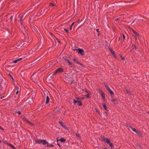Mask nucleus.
<instances>
[{"label": "nucleus", "instance_id": "obj_1", "mask_svg": "<svg viewBox=\"0 0 149 149\" xmlns=\"http://www.w3.org/2000/svg\"><path fill=\"white\" fill-rule=\"evenodd\" d=\"M104 141L110 146L111 148H114V145L110 142L109 139L107 138L104 139Z\"/></svg>", "mask_w": 149, "mask_h": 149}, {"label": "nucleus", "instance_id": "obj_2", "mask_svg": "<svg viewBox=\"0 0 149 149\" xmlns=\"http://www.w3.org/2000/svg\"><path fill=\"white\" fill-rule=\"evenodd\" d=\"M38 143H42L43 145L45 144H48V142L46 140H41L40 139L38 140Z\"/></svg>", "mask_w": 149, "mask_h": 149}, {"label": "nucleus", "instance_id": "obj_3", "mask_svg": "<svg viewBox=\"0 0 149 149\" xmlns=\"http://www.w3.org/2000/svg\"><path fill=\"white\" fill-rule=\"evenodd\" d=\"M105 87L107 90L109 92V93L112 96H113L114 95L113 92L109 88V87L107 85H105Z\"/></svg>", "mask_w": 149, "mask_h": 149}, {"label": "nucleus", "instance_id": "obj_4", "mask_svg": "<svg viewBox=\"0 0 149 149\" xmlns=\"http://www.w3.org/2000/svg\"><path fill=\"white\" fill-rule=\"evenodd\" d=\"M78 53L81 55H84V50L82 49H78Z\"/></svg>", "mask_w": 149, "mask_h": 149}, {"label": "nucleus", "instance_id": "obj_5", "mask_svg": "<svg viewBox=\"0 0 149 149\" xmlns=\"http://www.w3.org/2000/svg\"><path fill=\"white\" fill-rule=\"evenodd\" d=\"M63 70L62 68H59L57 69L55 71V72L54 74L55 75L56 73L63 72Z\"/></svg>", "mask_w": 149, "mask_h": 149}, {"label": "nucleus", "instance_id": "obj_6", "mask_svg": "<svg viewBox=\"0 0 149 149\" xmlns=\"http://www.w3.org/2000/svg\"><path fill=\"white\" fill-rule=\"evenodd\" d=\"M22 58H18V59H17L15 61H13V62L14 63H17L18 61H20L22 60Z\"/></svg>", "mask_w": 149, "mask_h": 149}, {"label": "nucleus", "instance_id": "obj_7", "mask_svg": "<svg viewBox=\"0 0 149 149\" xmlns=\"http://www.w3.org/2000/svg\"><path fill=\"white\" fill-rule=\"evenodd\" d=\"M132 130L134 132H136V133L139 134L140 133V132L138 130H136L135 129L133 128L132 127H131Z\"/></svg>", "mask_w": 149, "mask_h": 149}, {"label": "nucleus", "instance_id": "obj_8", "mask_svg": "<svg viewBox=\"0 0 149 149\" xmlns=\"http://www.w3.org/2000/svg\"><path fill=\"white\" fill-rule=\"evenodd\" d=\"M22 119L24 121H26V122H27V123H29L30 124H31L30 122L26 118L23 117L22 118Z\"/></svg>", "mask_w": 149, "mask_h": 149}, {"label": "nucleus", "instance_id": "obj_9", "mask_svg": "<svg viewBox=\"0 0 149 149\" xmlns=\"http://www.w3.org/2000/svg\"><path fill=\"white\" fill-rule=\"evenodd\" d=\"M58 141H60L61 142H63L65 141V139L63 138H62L59 140H57L56 142H58Z\"/></svg>", "mask_w": 149, "mask_h": 149}, {"label": "nucleus", "instance_id": "obj_10", "mask_svg": "<svg viewBox=\"0 0 149 149\" xmlns=\"http://www.w3.org/2000/svg\"><path fill=\"white\" fill-rule=\"evenodd\" d=\"M49 98L48 96H47V98H46V103H45L46 104H47L49 102Z\"/></svg>", "mask_w": 149, "mask_h": 149}, {"label": "nucleus", "instance_id": "obj_11", "mask_svg": "<svg viewBox=\"0 0 149 149\" xmlns=\"http://www.w3.org/2000/svg\"><path fill=\"white\" fill-rule=\"evenodd\" d=\"M34 26L33 29H32V31L33 32L36 31V30H37L36 29L37 26L36 25L35 26Z\"/></svg>", "mask_w": 149, "mask_h": 149}, {"label": "nucleus", "instance_id": "obj_12", "mask_svg": "<svg viewBox=\"0 0 149 149\" xmlns=\"http://www.w3.org/2000/svg\"><path fill=\"white\" fill-rule=\"evenodd\" d=\"M132 31H133V33H134V35H136V36H137L139 37V35L138 33H137L134 30H133Z\"/></svg>", "mask_w": 149, "mask_h": 149}, {"label": "nucleus", "instance_id": "obj_13", "mask_svg": "<svg viewBox=\"0 0 149 149\" xmlns=\"http://www.w3.org/2000/svg\"><path fill=\"white\" fill-rule=\"evenodd\" d=\"M73 61H75L76 63H77V64H79L80 65H81L82 64L81 63H79L77 61L76 59H73Z\"/></svg>", "mask_w": 149, "mask_h": 149}, {"label": "nucleus", "instance_id": "obj_14", "mask_svg": "<svg viewBox=\"0 0 149 149\" xmlns=\"http://www.w3.org/2000/svg\"><path fill=\"white\" fill-rule=\"evenodd\" d=\"M80 99L79 98H77V100H74V102H73V103H74V104H76L77 103V102H78V101L79 100V99Z\"/></svg>", "mask_w": 149, "mask_h": 149}, {"label": "nucleus", "instance_id": "obj_15", "mask_svg": "<svg viewBox=\"0 0 149 149\" xmlns=\"http://www.w3.org/2000/svg\"><path fill=\"white\" fill-rule=\"evenodd\" d=\"M24 38L26 39L27 38H28V34L27 33H24Z\"/></svg>", "mask_w": 149, "mask_h": 149}, {"label": "nucleus", "instance_id": "obj_16", "mask_svg": "<svg viewBox=\"0 0 149 149\" xmlns=\"http://www.w3.org/2000/svg\"><path fill=\"white\" fill-rule=\"evenodd\" d=\"M101 95L102 97L104 99H105V97L102 91L101 92Z\"/></svg>", "mask_w": 149, "mask_h": 149}, {"label": "nucleus", "instance_id": "obj_17", "mask_svg": "<svg viewBox=\"0 0 149 149\" xmlns=\"http://www.w3.org/2000/svg\"><path fill=\"white\" fill-rule=\"evenodd\" d=\"M77 105L79 106H80L81 105V101L79 99L78 102L77 103Z\"/></svg>", "mask_w": 149, "mask_h": 149}, {"label": "nucleus", "instance_id": "obj_18", "mask_svg": "<svg viewBox=\"0 0 149 149\" xmlns=\"http://www.w3.org/2000/svg\"><path fill=\"white\" fill-rule=\"evenodd\" d=\"M111 101L115 104H116L117 103V101L116 100L112 99L111 100Z\"/></svg>", "mask_w": 149, "mask_h": 149}, {"label": "nucleus", "instance_id": "obj_19", "mask_svg": "<svg viewBox=\"0 0 149 149\" xmlns=\"http://www.w3.org/2000/svg\"><path fill=\"white\" fill-rule=\"evenodd\" d=\"M34 78V75H33L31 77V79L32 80V81L34 82H35V79Z\"/></svg>", "mask_w": 149, "mask_h": 149}, {"label": "nucleus", "instance_id": "obj_20", "mask_svg": "<svg viewBox=\"0 0 149 149\" xmlns=\"http://www.w3.org/2000/svg\"><path fill=\"white\" fill-rule=\"evenodd\" d=\"M76 136L79 139L80 138V136H79V134L78 133H76L75 134Z\"/></svg>", "mask_w": 149, "mask_h": 149}, {"label": "nucleus", "instance_id": "obj_21", "mask_svg": "<svg viewBox=\"0 0 149 149\" xmlns=\"http://www.w3.org/2000/svg\"><path fill=\"white\" fill-rule=\"evenodd\" d=\"M103 106L104 109L106 110L107 109V107L104 104H103Z\"/></svg>", "mask_w": 149, "mask_h": 149}, {"label": "nucleus", "instance_id": "obj_22", "mask_svg": "<svg viewBox=\"0 0 149 149\" xmlns=\"http://www.w3.org/2000/svg\"><path fill=\"white\" fill-rule=\"evenodd\" d=\"M8 144L9 146H11L12 147V148H13V149H15V148L12 145H11V144Z\"/></svg>", "mask_w": 149, "mask_h": 149}, {"label": "nucleus", "instance_id": "obj_23", "mask_svg": "<svg viewBox=\"0 0 149 149\" xmlns=\"http://www.w3.org/2000/svg\"><path fill=\"white\" fill-rule=\"evenodd\" d=\"M49 6H50L52 7V6H54L55 5L53 4V3H50Z\"/></svg>", "mask_w": 149, "mask_h": 149}, {"label": "nucleus", "instance_id": "obj_24", "mask_svg": "<svg viewBox=\"0 0 149 149\" xmlns=\"http://www.w3.org/2000/svg\"><path fill=\"white\" fill-rule=\"evenodd\" d=\"M59 123L62 126H63V123L62 122L59 121Z\"/></svg>", "mask_w": 149, "mask_h": 149}, {"label": "nucleus", "instance_id": "obj_25", "mask_svg": "<svg viewBox=\"0 0 149 149\" xmlns=\"http://www.w3.org/2000/svg\"><path fill=\"white\" fill-rule=\"evenodd\" d=\"M65 60L67 62L69 63V65H71L72 63L71 62H70L69 61L65 59Z\"/></svg>", "mask_w": 149, "mask_h": 149}, {"label": "nucleus", "instance_id": "obj_26", "mask_svg": "<svg viewBox=\"0 0 149 149\" xmlns=\"http://www.w3.org/2000/svg\"><path fill=\"white\" fill-rule=\"evenodd\" d=\"M23 17V16H22V15H21L20 17V21L21 22L22 21V18Z\"/></svg>", "mask_w": 149, "mask_h": 149}, {"label": "nucleus", "instance_id": "obj_27", "mask_svg": "<svg viewBox=\"0 0 149 149\" xmlns=\"http://www.w3.org/2000/svg\"><path fill=\"white\" fill-rule=\"evenodd\" d=\"M132 47H133V48L135 49H136V46L135 45H133L132 46Z\"/></svg>", "mask_w": 149, "mask_h": 149}, {"label": "nucleus", "instance_id": "obj_28", "mask_svg": "<svg viewBox=\"0 0 149 149\" xmlns=\"http://www.w3.org/2000/svg\"><path fill=\"white\" fill-rule=\"evenodd\" d=\"M89 95V93H88L86 95V98H88L90 97Z\"/></svg>", "mask_w": 149, "mask_h": 149}, {"label": "nucleus", "instance_id": "obj_29", "mask_svg": "<svg viewBox=\"0 0 149 149\" xmlns=\"http://www.w3.org/2000/svg\"><path fill=\"white\" fill-rule=\"evenodd\" d=\"M64 30L67 33H69V31H68V30L66 29H64Z\"/></svg>", "mask_w": 149, "mask_h": 149}, {"label": "nucleus", "instance_id": "obj_30", "mask_svg": "<svg viewBox=\"0 0 149 149\" xmlns=\"http://www.w3.org/2000/svg\"><path fill=\"white\" fill-rule=\"evenodd\" d=\"M62 127L65 129H67V128L64 125H63V126H62Z\"/></svg>", "mask_w": 149, "mask_h": 149}, {"label": "nucleus", "instance_id": "obj_31", "mask_svg": "<svg viewBox=\"0 0 149 149\" xmlns=\"http://www.w3.org/2000/svg\"><path fill=\"white\" fill-rule=\"evenodd\" d=\"M72 26L70 25L69 27V29L70 30H71L72 29Z\"/></svg>", "mask_w": 149, "mask_h": 149}, {"label": "nucleus", "instance_id": "obj_32", "mask_svg": "<svg viewBox=\"0 0 149 149\" xmlns=\"http://www.w3.org/2000/svg\"><path fill=\"white\" fill-rule=\"evenodd\" d=\"M73 50L74 51H77L78 52V49L75 48L74 49H73Z\"/></svg>", "mask_w": 149, "mask_h": 149}, {"label": "nucleus", "instance_id": "obj_33", "mask_svg": "<svg viewBox=\"0 0 149 149\" xmlns=\"http://www.w3.org/2000/svg\"><path fill=\"white\" fill-rule=\"evenodd\" d=\"M38 47H39V48L40 49L42 47V46L41 45H39Z\"/></svg>", "mask_w": 149, "mask_h": 149}, {"label": "nucleus", "instance_id": "obj_34", "mask_svg": "<svg viewBox=\"0 0 149 149\" xmlns=\"http://www.w3.org/2000/svg\"><path fill=\"white\" fill-rule=\"evenodd\" d=\"M13 16H11L10 18V19L11 20H12V19H13Z\"/></svg>", "mask_w": 149, "mask_h": 149}, {"label": "nucleus", "instance_id": "obj_35", "mask_svg": "<svg viewBox=\"0 0 149 149\" xmlns=\"http://www.w3.org/2000/svg\"><path fill=\"white\" fill-rule=\"evenodd\" d=\"M96 112H97V113H98L99 114H100V113H99V111H98L97 110H96Z\"/></svg>", "mask_w": 149, "mask_h": 149}, {"label": "nucleus", "instance_id": "obj_36", "mask_svg": "<svg viewBox=\"0 0 149 149\" xmlns=\"http://www.w3.org/2000/svg\"><path fill=\"white\" fill-rule=\"evenodd\" d=\"M17 113L19 114H21V112L20 111H19L17 112Z\"/></svg>", "mask_w": 149, "mask_h": 149}, {"label": "nucleus", "instance_id": "obj_37", "mask_svg": "<svg viewBox=\"0 0 149 149\" xmlns=\"http://www.w3.org/2000/svg\"><path fill=\"white\" fill-rule=\"evenodd\" d=\"M111 54H114V52L113 51H111Z\"/></svg>", "mask_w": 149, "mask_h": 149}, {"label": "nucleus", "instance_id": "obj_38", "mask_svg": "<svg viewBox=\"0 0 149 149\" xmlns=\"http://www.w3.org/2000/svg\"><path fill=\"white\" fill-rule=\"evenodd\" d=\"M49 146L51 147H52L54 146V145L52 144H51L50 145H49Z\"/></svg>", "mask_w": 149, "mask_h": 149}, {"label": "nucleus", "instance_id": "obj_39", "mask_svg": "<svg viewBox=\"0 0 149 149\" xmlns=\"http://www.w3.org/2000/svg\"><path fill=\"white\" fill-rule=\"evenodd\" d=\"M74 22L72 23V24H71V25H71V26H73V24H74Z\"/></svg>", "mask_w": 149, "mask_h": 149}, {"label": "nucleus", "instance_id": "obj_40", "mask_svg": "<svg viewBox=\"0 0 149 149\" xmlns=\"http://www.w3.org/2000/svg\"><path fill=\"white\" fill-rule=\"evenodd\" d=\"M123 38L124 39L125 38V36L123 34Z\"/></svg>", "mask_w": 149, "mask_h": 149}, {"label": "nucleus", "instance_id": "obj_41", "mask_svg": "<svg viewBox=\"0 0 149 149\" xmlns=\"http://www.w3.org/2000/svg\"><path fill=\"white\" fill-rule=\"evenodd\" d=\"M10 77H11V79H12L13 80V77H12V76H11V75H10Z\"/></svg>", "mask_w": 149, "mask_h": 149}, {"label": "nucleus", "instance_id": "obj_42", "mask_svg": "<svg viewBox=\"0 0 149 149\" xmlns=\"http://www.w3.org/2000/svg\"><path fill=\"white\" fill-rule=\"evenodd\" d=\"M127 92L128 93H130L129 91H127Z\"/></svg>", "mask_w": 149, "mask_h": 149}, {"label": "nucleus", "instance_id": "obj_43", "mask_svg": "<svg viewBox=\"0 0 149 149\" xmlns=\"http://www.w3.org/2000/svg\"><path fill=\"white\" fill-rule=\"evenodd\" d=\"M18 91H17V92L16 93V94L17 95L18 94Z\"/></svg>", "mask_w": 149, "mask_h": 149}, {"label": "nucleus", "instance_id": "obj_44", "mask_svg": "<svg viewBox=\"0 0 149 149\" xmlns=\"http://www.w3.org/2000/svg\"><path fill=\"white\" fill-rule=\"evenodd\" d=\"M0 129H1L2 130H3V128L0 126Z\"/></svg>", "mask_w": 149, "mask_h": 149}, {"label": "nucleus", "instance_id": "obj_45", "mask_svg": "<svg viewBox=\"0 0 149 149\" xmlns=\"http://www.w3.org/2000/svg\"><path fill=\"white\" fill-rule=\"evenodd\" d=\"M96 31H97V32H98L99 31V29H96Z\"/></svg>", "mask_w": 149, "mask_h": 149}, {"label": "nucleus", "instance_id": "obj_46", "mask_svg": "<svg viewBox=\"0 0 149 149\" xmlns=\"http://www.w3.org/2000/svg\"><path fill=\"white\" fill-rule=\"evenodd\" d=\"M49 146V143H48V144H47V147H48Z\"/></svg>", "mask_w": 149, "mask_h": 149}, {"label": "nucleus", "instance_id": "obj_47", "mask_svg": "<svg viewBox=\"0 0 149 149\" xmlns=\"http://www.w3.org/2000/svg\"><path fill=\"white\" fill-rule=\"evenodd\" d=\"M57 144L59 146H60V145L58 143V142H57Z\"/></svg>", "mask_w": 149, "mask_h": 149}, {"label": "nucleus", "instance_id": "obj_48", "mask_svg": "<svg viewBox=\"0 0 149 149\" xmlns=\"http://www.w3.org/2000/svg\"><path fill=\"white\" fill-rule=\"evenodd\" d=\"M4 97V96L3 97H1V99H2Z\"/></svg>", "mask_w": 149, "mask_h": 149}, {"label": "nucleus", "instance_id": "obj_49", "mask_svg": "<svg viewBox=\"0 0 149 149\" xmlns=\"http://www.w3.org/2000/svg\"><path fill=\"white\" fill-rule=\"evenodd\" d=\"M135 38L136 39H137V38L136 37H135Z\"/></svg>", "mask_w": 149, "mask_h": 149}, {"label": "nucleus", "instance_id": "obj_50", "mask_svg": "<svg viewBox=\"0 0 149 149\" xmlns=\"http://www.w3.org/2000/svg\"><path fill=\"white\" fill-rule=\"evenodd\" d=\"M125 59V58H122V60H123V59Z\"/></svg>", "mask_w": 149, "mask_h": 149}, {"label": "nucleus", "instance_id": "obj_51", "mask_svg": "<svg viewBox=\"0 0 149 149\" xmlns=\"http://www.w3.org/2000/svg\"><path fill=\"white\" fill-rule=\"evenodd\" d=\"M104 149H107V148H104Z\"/></svg>", "mask_w": 149, "mask_h": 149}, {"label": "nucleus", "instance_id": "obj_52", "mask_svg": "<svg viewBox=\"0 0 149 149\" xmlns=\"http://www.w3.org/2000/svg\"><path fill=\"white\" fill-rule=\"evenodd\" d=\"M36 143H37V141H36Z\"/></svg>", "mask_w": 149, "mask_h": 149}, {"label": "nucleus", "instance_id": "obj_53", "mask_svg": "<svg viewBox=\"0 0 149 149\" xmlns=\"http://www.w3.org/2000/svg\"><path fill=\"white\" fill-rule=\"evenodd\" d=\"M82 99H84V98H82Z\"/></svg>", "mask_w": 149, "mask_h": 149}, {"label": "nucleus", "instance_id": "obj_54", "mask_svg": "<svg viewBox=\"0 0 149 149\" xmlns=\"http://www.w3.org/2000/svg\"><path fill=\"white\" fill-rule=\"evenodd\" d=\"M0 142H1V141L0 140Z\"/></svg>", "mask_w": 149, "mask_h": 149}]
</instances>
